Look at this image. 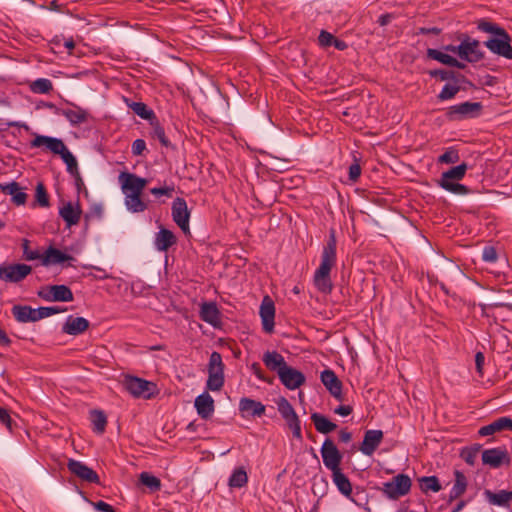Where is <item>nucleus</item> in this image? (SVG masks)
Here are the masks:
<instances>
[{
    "label": "nucleus",
    "instance_id": "f257e3e1",
    "mask_svg": "<svg viewBox=\"0 0 512 512\" xmlns=\"http://www.w3.org/2000/svg\"><path fill=\"white\" fill-rule=\"evenodd\" d=\"M337 240L335 230L331 229L326 244L321 253V262L316 269L313 277L314 285L321 293L329 294L332 292L333 283L331 280V270L337 262Z\"/></svg>",
    "mask_w": 512,
    "mask_h": 512
},
{
    "label": "nucleus",
    "instance_id": "f03ea898",
    "mask_svg": "<svg viewBox=\"0 0 512 512\" xmlns=\"http://www.w3.org/2000/svg\"><path fill=\"white\" fill-rule=\"evenodd\" d=\"M477 29L485 33L493 34L495 36L484 42V45L492 53L512 60V39L509 33L503 27L486 19H480L477 22Z\"/></svg>",
    "mask_w": 512,
    "mask_h": 512
},
{
    "label": "nucleus",
    "instance_id": "7ed1b4c3",
    "mask_svg": "<svg viewBox=\"0 0 512 512\" xmlns=\"http://www.w3.org/2000/svg\"><path fill=\"white\" fill-rule=\"evenodd\" d=\"M123 386L135 398L152 399L159 394L156 383L133 375H124Z\"/></svg>",
    "mask_w": 512,
    "mask_h": 512
},
{
    "label": "nucleus",
    "instance_id": "20e7f679",
    "mask_svg": "<svg viewBox=\"0 0 512 512\" xmlns=\"http://www.w3.org/2000/svg\"><path fill=\"white\" fill-rule=\"evenodd\" d=\"M225 365L222 361V355L213 351L208 362V379L206 388L210 391H220L225 383L224 376Z\"/></svg>",
    "mask_w": 512,
    "mask_h": 512
},
{
    "label": "nucleus",
    "instance_id": "39448f33",
    "mask_svg": "<svg viewBox=\"0 0 512 512\" xmlns=\"http://www.w3.org/2000/svg\"><path fill=\"white\" fill-rule=\"evenodd\" d=\"M411 486L410 477L400 473L394 476L391 481L385 482L380 490L388 499L398 500L410 492Z\"/></svg>",
    "mask_w": 512,
    "mask_h": 512
},
{
    "label": "nucleus",
    "instance_id": "423d86ee",
    "mask_svg": "<svg viewBox=\"0 0 512 512\" xmlns=\"http://www.w3.org/2000/svg\"><path fill=\"white\" fill-rule=\"evenodd\" d=\"M483 106L480 102H463L450 106L445 115L450 121H460L463 119L474 118L481 114Z\"/></svg>",
    "mask_w": 512,
    "mask_h": 512
},
{
    "label": "nucleus",
    "instance_id": "0eeeda50",
    "mask_svg": "<svg viewBox=\"0 0 512 512\" xmlns=\"http://www.w3.org/2000/svg\"><path fill=\"white\" fill-rule=\"evenodd\" d=\"M277 407L280 415L285 420L289 429H291L293 437L301 441V421L291 403L285 397H280L277 402Z\"/></svg>",
    "mask_w": 512,
    "mask_h": 512
},
{
    "label": "nucleus",
    "instance_id": "6e6552de",
    "mask_svg": "<svg viewBox=\"0 0 512 512\" xmlns=\"http://www.w3.org/2000/svg\"><path fill=\"white\" fill-rule=\"evenodd\" d=\"M457 39L461 42L459 52L463 60L469 63H477L484 59V52L480 50V42L466 33H459Z\"/></svg>",
    "mask_w": 512,
    "mask_h": 512
},
{
    "label": "nucleus",
    "instance_id": "1a4fd4ad",
    "mask_svg": "<svg viewBox=\"0 0 512 512\" xmlns=\"http://www.w3.org/2000/svg\"><path fill=\"white\" fill-rule=\"evenodd\" d=\"M324 466L332 473L341 470L340 465L343 459L342 453L332 439L326 438L320 449Z\"/></svg>",
    "mask_w": 512,
    "mask_h": 512
},
{
    "label": "nucleus",
    "instance_id": "9d476101",
    "mask_svg": "<svg viewBox=\"0 0 512 512\" xmlns=\"http://www.w3.org/2000/svg\"><path fill=\"white\" fill-rule=\"evenodd\" d=\"M32 272V267L24 263L0 265V280L6 283H19Z\"/></svg>",
    "mask_w": 512,
    "mask_h": 512
},
{
    "label": "nucleus",
    "instance_id": "9b49d317",
    "mask_svg": "<svg viewBox=\"0 0 512 512\" xmlns=\"http://www.w3.org/2000/svg\"><path fill=\"white\" fill-rule=\"evenodd\" d=\"M38 297L48 302H71L74 300L72 290L64 285H49L37 292Z\"/></svg>",
    "mask_w": 512,
    "mask_h": 512
},
{
    "label": "nucleus",
    "instance_id": "f8f14e48",
    "mask_svg": "<svg viewBox=\"0 0 512 512\" xmlns=\"http://www.w3.org/2000/svg\"><path fill=\"white\" fill-rule=\"evenodd\" d=\"M171 213L173 221L178 225L183 233H189L190 211L184 198L177 197L174 199L172 202Z\"/></svg>",
    "mask_w": 512,
    "mask_h": 512
},
{
    "label": "nucleus",
    "instance_id": "ddd939ff",
    "mask_svg": "<svg viewBox=\"0 0 512 512\" xmlns=\"http://www.w3.org/2000/svg\"><path fill=\"white\" fill-rule=\"evenodd\" d=\"M67 468L71 474L87 483L100 484L99 475L92 468L88 467L81 461L69 459Z\"/></svg>",
    "mask_w": 512,
    "mask_h": 512
},
{
    "label": "nucleus",
    "instance_id": "4468645a",
    "mask_svg": "<svg viewBox=\"0 0 512 512\" xmlns=\"http://www.w3.org/2000/svg\"><path fill=\"white\" fill-rule=\"evenodd\" d=\"M119 180L121 181V188L125 195L142 194L143 189L147 185V179L129 172H122L119 175Z\"/></svg>",
    "mask_w": 512,
    "mask_h": 512
},
{
    "label": "nucleus",
    "instance_id": "2eb2a0df",
    "mask_svg": "<svg viewBox=\"0 0 512 512\" xmlns=\"http://www.w3.org/2000/svg\"><path fill=\"white\" fill-rule=\"evenodd\" d=\"M482 462L492 468H499L510 463V456L505 447L486 449L482 452Z\"/></svg>",
    "mask_w": 512,
    "mask_h": 512
},
{
    "label": "nucleus",
    "instance_id": "dca6fc26",
    "mask_svg": "<svg viewBox=\"0 0 512 512\" xmlns=\"http://www.w3.org/2000/svg\"><path fill=\"white\" fill-rule=\"evenodd\" d=\"M262 328L266 333H272L275 325V304L269 296H265L260 305Z\"/></svg>",
    "mask_w": 512,
    "mask_h": 512
},
{
    "label": "nucleus",
    "instance_id": "f3484780",
    "mask_svg": "<svg viewBox=\"0 0 512 512\" xmlns=\"http://www.w3.org/2000/svg\"><path fill=\"white\" fill-rule=\"evenodd\" d=\"M278 377L281 383L289 390H295L299 388L305 383L306 380L305 375L301 371L289 365H287L281 371V373H279Z\"/></svg>",
    "mask_w": 512,
    "mask_h": 512
},
{
    "label": "nucleus",
    "instance_id": "a211bd4d",
    "mask_svg": "<svg viewBox=\"0 0 512 512\" xmlns=\"http://www.w3.org/2000/svg\"><path fill=\"white\" fill-rule=\"evenodd\" d=\"M321 382L329 391V393L337 400L343 401L342 382L336 373L331 369H325L320 375Z\"/></svg>",
    "mask_w": 512,
    "mask_h": 512
},
{
    "label": "nucleus",
    "instance_id": "6ab92c4d",
    "mask_svg": "<svg viewBox=\"0 0 512 512\" xmlns=\"http://www.w3.org/2000/svg\"><path fill=\"white\" fill-rule=\"evenodd\" d=\"M383 436L382 430H367L359 447L360 451L366 456H371L381 444Z\"/></svg>",
    "mask_w": 512,
    "mask_h": 512
},
{
    "label": "nucleus",
    "instance_id": "aec40b11",
    "mask_svg": "<svg viewBox=\"0 0 512 512\" xmlns=\"http://www.w3.org/2000/svg\"><path fill=\"white\" fill-rule=\"evenodd\" d=\"M265 410V405L260 401L248 397H242L239 401V411L244 418L261 417Z\"/></svg>",
    "mask_w": 512,
    "mask_h": 512
},
{
    "label": "nucleus",
    "instance_id": "412c9836",
    "mask_svg": "<svg viewBox=\"0 0 512 512\" xmlns=\"http://www.w3.org/2000/svg\"><path fill=\"white\" fill-rule=\"evenodd\" d=\"M200 319L214 328H219L221 322V312L215 302H204L200 307Z\"/></svg>",
    "mask_w": 512,
    "mask_h": 512
},
{
    "label": "nucleus",
    "instance_id": "4be33fe9",
    "mask_svg": "<svg viewBox=\"0 0 512 512\" xmlns=\"http://www.w3.org/2000/svg\"><path fill=\"white\" fill-rule=\"evenodd\" d=\"M332 480L335 486L337 487L338 491L348 498L350 501L355 503L356 505L360 506L361 504L358 503V501L355 499L353 495V489L352 484L349 480V478L342 472L341 470L334 471L332 473Z\"/></svg>",
    "mask_w": 512,
    "mask_h": 512
},
{
    "label": "nucleus",
    "instance_id": "5701e85b",
    "mask_svg": "<svg viewBox=\"0 0 512 512\" xmlns=\"http://www.w3.org/2000/svg\"><path fill=\"white\" fill-rule=\"evenodd\" d=\"M41 146H46L49 151L57 155H60V153L64 151L66 147L61 139L45 135H37L31 141V147L37 148Z\"/></svg>",
    "mask_w": 512,
    "mask_h": 512
},
{
    "label": "nucleus",
    "instance_id": "b1692460",
    "mask_svg": "<svg viewBox=\"0 0 512 512\" xmlns=\"http://www.w3.org/2000/svg\"><path fill=\"white\" fill-rule=\"evenodd\" d=\"M194 406L198 415L204 419H209L215 409L214 399L208 392H204L196 397Z\"/></svg>",
    "mask_w": 512,
    "mask_h": 512
},
{
    "label": "nucleus",
    "instance_id": "393cba45",
    "mask_svg": "<svg viewBox=\"0 0 512 512\" xmlns=\"http://www.w3.org/2000/svg\"><path fill=\"white\" fill-rule=\"evenodd\" d=\"M176 243V235L167 228L161 227L155 235L154 246L159 252H167Z\"/></svg>",
    "mask_w": 512,
    "mask_h": 512
},
{
    "label": "nucleus",
    "instance_id": "a878e982",
    "mask_svg": "<svg viewBox=\"0 0 512 512\" xmlns=\"http://www.w3.org/2000/svg\"><path fill=\"white\" fill-rule=\"evenodd\" d=\"M75 258L53 246H49L41 257L43 266L62 264L66 261H73Z\"/></svg>",
    "mask_w": 512,
    "mask_h": 512
},
{
    "label": "nucleus",
    "instance_id": "bb28decb",
    "mask_svg": "<svg viewBox=\"0 0 512 512\" xmlns=\"http://www.w3.org/2000/svg\"><path fill=\"white\" fill-rule=\"evenodd\" d=\"M74 109H58L55 113L64 116L72 126H77L87 122L88 112L80 106L74 105Z\"/></svg>",
    "mask_w": 512,
    "mask_h": 512
},
{
    "label": "nucleus",
    "instance_id": "cd10ccee",
    "mask_svg": "<svg viewBox=\"0 0 512 512\" xmlns=\"http://www.w3.org/2000/svg\"><path fill=\"white\" fill-rule=\"evenodd\" d=\"M89 328V321L84 317L68 316L62 327V332L68 335H79Z\"/></svg>",
    "mask_w": 512,
    "mask_h": 512
},
{
    "label": "nucleus",
    "instance_id": "c85d7f7f",
    "mask_svg": "<svg viewBox=\"0 0 512 512\" xmlns=\"http://www.w3.org/2000/svg\"><path fill=\"white\" fill-rule=\"evenodd\" d=\"M503 430L512 431V418L500 417L490 424L482 426L478 433L480 436H489Z\"/></svg>",
    "mask_w": 512,
    "mask_h": 512
},
{
    "label": "nucleus",
    "instance_id": "c756f323",
    "mask_svg": "<svg viewBox=\"0 0 512 512\" xmlns=\"http://www.w3.org/2000/svg\"><path fill=\"white\" fill-rule=\"evenodd\" d=\"M262 361L267 369L276 372L277 375L288 365L285 358L277 351H266L263 354Z\"/></svg>",
    "mask_w": 512,
    "mask_h": 512
},
{
    "label": "nucleus",
    "instance_id": "7c9ffc66",
    "mask_svg": "<svg viewBox=\"0 0 512 512\" xmlns=\"http://www.w3.org/2000/svg\"><path fill=\"white\" fill-rule=\"evenodd\" d=\"M0 190L10 195L11 201L16 205H24L27 201V194L22 191L19 183L12 181L9 183H0Z\"/></svg>",
    "mask_w": 512,
    "mask_h": 512
},
{
    "label": "nucleus",
    "instance_id": "2f4dec72",
    "mask_svg": "<svg viewBox=\"0 0 512 512\" xmlns=\"http://www.w3.org/2000/svg\"><path fill=\"white\" fill-rule=\"evenodd\" d=\"M427 57L433 60H436L444 65H447L449 67H454L458 69H464L466 68V64L463 62L457 60L455 57L444 53L440 50L429 48L427 49Z\"/></svg>",
    "mask_w": 512,
    "mask_h": 512
},
{
    "label": "nucleus",
    "instance_id": "473e14b6",
    "mask_svg": "<svg viewBox=\"0 0 512 512\" xmlns=\"http://www.w3.org/2000/svg\"><path fill=\"white\" fill-rule=\"evenodd\" d=\"M454 485L452 489L450 490L449 497H448V503L453 502L454 500L461 497L467 489L468 481L465 476V474L459 470L454 471Z\"/></svg>",
    "mask_w": 512,
    "mask_h": 512
},
{
    "label": "nucleus",
    "instance_id": "72a5a7b5",
    "mask_svg": "<svg viewBox=\"0 0 512 512\" xmlns=\"http://www.w3.org/2000/svg\"><path fill=\"white\" fill-rule=\"evenodd\" d=\"M484 496L490 504L502 507H509L510 502L512 501V491L507 490H500L495 493L486 489L484 491Z\"/></svg>",
    "mask_w": 512,
    "mask_h": 512
},
{
    "label": "nucleus",
    "instance_id": "f704fd0d",
    "mask_svg": "<svg viewBox=\"0 0 512 512\" xmlns=\"http://www.w3.org/2000/svg\"><path fill=\"white\" fill-rule=\"evenodd\" d=\"M460 91H466V87H460L457 77L455 76L453 79L446 82L437 95V100L442 102L454 99Z\"/></svg>",
    "mask_w": 512,
    "mask_h": 512
},
{
    "label": "nucleus",
    "instance_id": "c9c22d12",
    "mask_svg": "<svg viewBox=\"0 0 512 512\" xmlns=\"http://www.w3.org/2000/svg\"><path fill=\"white\" fill-rule=\"evenodd\" d=\"M81 213V209L79 207L74 208L71 202H68L59 210V214L68 228L79 223Z\"/></svg>",
    "mask_w": 512,
    "mask_h": 512
},
{
    "label": "nucleus",
    "instance_id": "e433bc0d",
    "mask_svg": "<svg viewBox=\"0 0 512 512\" xmlns=\"http://www.w3.org/2000/svg\"><path fill=\"white\" fill-rule=\"evenodd\" d=\"M311 421L317 432L321 434H329L337 428V425L320 413H312Z\"/></svg>",
    "mask_w": 512,
    "mask_h": 512
},
{
    "label": "nucleus",
    "instance_id": "4c0bfd02",
    "mask_svg": "<svg viewBox=\"0 0 512 512\" xmlns=\"http://www.w3.org/2000/svg\"><path fill=\"white\" fill-rule=\"evenodd\" d=\"M89 419L91 421L92 430L98 435H102L107 426V416L102 410L93 409L90 411Z\"/></svg>",
    "mask_w": 512,
    "mask_h": 512
},
{
    "label": "nucleus",
    "instance_id": "58836bf2",
    "mask_svg": "<svg viewBox=\"0 0 512 512\" xmlns=\"http://www.w3.org/2000/svg\"><path fill=\"white\" fill-rule=\"evenodd\" d=\"M125 102L127 106L140 118L148 120L149 122L155 119L156 115L154 111L150 109L145 103L134 102L129 100L128 98H125Z\"/></svg>",
    "mask_w": 512,
    "mask_h": 512
},
{
    "label": "nucleus",
    "instance_id": "ea45409f",
    "mask_svg": "<svg viewBox=\"0 0 512 512\" xmlns=\"http://www.w3.org/2000/svg\"><path fill=\"white\" fill-rule=\"evenodd\" d=\"M142 194L125 195V205L133 213L143 212L147 209V203L141 199Z\"/></svg>",
    "mask_w": 512,
    "mask_h": 512
},
{
    "label": "nucleus",
    "instance_id": "a19ab883",
    "mask_svg": "<svg viewBox=\"0 0 512 512\" xmlns=\"http://www.w3.org/2000/svg\"><path fill=\"white\" fill-rule=\"evenodd\" d=\"M467 169H468V165L463 162V163L443 172L440 180L460 181L464 178Z\"/></svg>",
    "mask_w": 512,
    "mask_h": 512
},
{
    "label": "nucleus",
    "instance_id": "79ce46f5",
    "mask_svg": "<svg viewBox=\"0 0 512 512\" xmlns=\"http://www.w3.org/2000/svg\"><path fill=\"white\" fill-rule=\"evenodd\" d=\"M149 123L152 127L151 136L155 139H158L162 146L167 148L171 147V142L167 138L165 129L159 122L158 118L155 117V119H153V121H150Z\"/></svg>",
    "mask_w": 512,
    "mask_h": 512
},
{
    "label": "nucleus",
    "instance_id": "37998d69",
    "mask_svg": "<svg viewBox=\"0 0 512 512\" xmlns=\"http://www.w3.org/2000/svg\"><path fill=\"white\" fill-rule=\"evenodd\" d=\"M419 486L422 492L427 493L429 491L439 492L442 489L440 481L436 476H423L418 479Z\"/></svg>",
    "mask_w": 512,
    "mask_h": 512
},
{
    "label": "nucleus",
    "instance_id": "c03bdc74",
    "mask_svg": "<svg viewBox=\"0 0 512 512\" xmlns=\"http://www.w3.org/2000/svg\"><path fill=\"white\" fill-rule=\"evenodd\" d=\"M247 483L248 475L243 467L236 468L228 480V485L231 488H242Z\"/></svg>",
    "mask_w": 512,
    "mask_h": 512
},
{
    "label": "nucleus",
    "instance_id": "a18cd8bd",
    "mask_svg": "<svg viewBox=\"0 0 512 512\" xmlns=\"http://www.w3.org/2000/svg\"><path fill=\"white\" fill-rule=\"evenodd\" d=\"M438 185L444 190L456 195H467L470 193V189L466 185L454 181L439 180Z\"/></svg>",
    "mask_w": 512,
    "mask_h": 512
},
{
    "label": "nucleus",
    "instance_id": "49530a36",
    "mask_svg": "<svg viewBox=\"0 0 512 512\" xmlns=\"http://www.w3.org/2000/svg\"><path fill=\"white\" fill-rule=\"evenodd\" d=\"M139 481L141 484L148 487L151 492H157L162 487L160 479L149 472H142L139 475Z\"/></svg>",
    "mask_w": 512,
    "mask_h": 512
},
{
    "label": "nucleus",
    "instance_id": "de8ad7c7",
    "mask_svg": "<svg viewBox=\"0 0 512 512\" xmlns=\"http://www.w3.org/2000/svg\"><path fill=\"white\" fill-rule=\"evenodd\" d=\"M458 71L452 69H431L427 71V74L436 80L439 81H450L457 75Z\"/></svg>",
    "mask_w": 512,
    "mask_h": 512
},
{
    "label": "nucleus",
    "instance_id": "09e8293b",
    "mask_svg": "<svg viewBox=\"0 0 512 512\" xmlns=\"http://www.w3.org/2000/svg\"><path fill=\"white\" fill-rule=\"evenodd\" d=\"M30 88L34 93L47 94L53 90V84L49 79L39 78L31 84Z\"/></svg>",
    "mask_w": 512,
    "mask_h": 512
},
{
    "label": "nucleus",
    "instance_id": "8fccbe9b",
    "mask_svg": "<svg viewBox=\"0 0 512 512\" xmlns=\"http://www.w3.org/2000/svg\"><path fill=\"white\" fill-rule=\"evenodd\" d=\"M30 313V306L14 305L12 307V314L14 318L20 323L30 322Z\"/></svg>",
    "mask_w": 512,
    "mask_h": 512
},
{
    "label": "nucleus",
    "instance_id": "3c124183",
    "mask_svg": "<svg viewBox=\"0 0 512 512\" xmlns=\"http://www.w3.org/2000/svg\"><path fill=\"white\" fill-rule=\"evenodd\" d=\"M35 200L41 207H48L50 205L49 195L43 182H38L36 185Z\"/></svg>",
    "mask_w": 512,
    "mask_h": 512
},
{
    "label": "nucleus",
    "instance_id": "603ef678",
    "mask_svg": "<svg viewBox=\"0 0 512 512\" xmlns=\"http://www.w3.org/2000/svg\"><path fill=\"white\" fill-rule=\"evenodd\" d=\"M460 159L459 152L454 147H449L446 149V151L439 156L438 162L439 163H446V164H454L457 163Z\"/></svg>",
    "mask_w": 512,
    "mask_h": 512
},
{
    "label": "nucleus",
    "instance_id": "864d4df0",
    "mask_svg": "<svg viewBox=\"0 0 512 512\" xmlns=\"http://www.w3.org/2000/svg\"><path fill=\"white\" fill-rule=\"evenodd\" d=\"M22 248H23V257L27 261H33L36 259H41L42 255L38 250L30 249V241L28 239L22 240Z\"/></svg>",
    "mask_w": 512,
    "mask_h": 512
},
{
    "label": "nucleus",
    "instance_id": "5fc2aeb1",
    "mask_svg": "<svg viewBox=\"0 0 512 512\" xmlns=\"http://www.w3.org/2000/svg\"><path fill=\"white\" fill-rule=\"evenodd\" d=\"M479 449H480V446H477V447H470V448H464L462 451H461V457L463 458V460L469 464V465H474L475 463V460L478 456V452H479Z\"/></svg>",
    "mask_w": 512,
    "mask_h": 512
},
{
    "label": "nucleus",
    "instance_id": "6e6d98bb",
    "mask_svg": "<svg viewBox=\"0 0 512 512\" xmlns=\"http://www.w3.org/2000/svg\"><path fill=\"white\" fill-rule=\"evenodd\" d=\"M482 260L486 263H496L498 260V253L494 246H485L482 251Z\"/></svg>",
    "mask_w": 512,
    "mask_h": 512
},
{
    "label": "nucleus",
    "instance_id": "4d7b16f0",
    "mask_svg": "<svg viewBox=\"0 0 512 512\" xmlns=\"http://www.w3.org/2000/svg\"><path fill=\"white\" fill-rule=\"evenodd\" d=\"M250 370L260 381L268 384H273V378L265 375L264 371L262 370L258 362L252 363L250 366Z\"/></svg>",
    "mask_w": 512,
    "mask_h": 512
},
{
    "label": "nucleus",
    "instance_id": "13d9d810",
    "mask_svg": "<svg viewBox=\"0 0 512 512\" xmlns=\"http://www.w3.org/2000/svg\"><path fill=\"white\" fill-rule=\"evenodd\" d=\"M65 309L61 308L59 306H52V307H39L37 308V312L40 315V319L64 312Z\"/></svg>",
    "mask_w": 512,
    "mask_h": 512
},
{
    "label": "nucleus",
    "instance_id": "bf43d9fd",
    "mask_svg": "<svg viewBox=\"0 0 512 512\" xmlns=\"http://www.w3.org/2000/svg\"><path fill=\"white\" fill-rule=\"evenodd\" d=\"M334 39V35H332L330 32L326 30H322L318 36V44L324 48L330 47L333 46Z\"/></svg>",
    "mask_w": 512,
    "mask_h": 512
},
{
    "label": "nucleus",
    "instance_id": "052dcab7",
    "mask_svg": "<svg viewBox=\"0 0 512 512\" xmlns=\"http://www.w3.org/2000/svg\"><path fill=\"white\" fill-rule=\"evenodd\" d=\"M174 191H175V187L173 184H171L169 186L154 187V188L150 189V193L155 196H167L169 198L172 197Z\"/></svg>",
    "mask_w": 512,
    "mask_h": 512
},
{
    "label": "nucleus",
    "instance_id": "680f3d73",
    "mask_svg": "<svg viewBox=\"0 0 512 512\" xmlns=\"http://www.w3.org/2000/svg\"><path fill=\"white\" fill-rule=\"evenodd\" d=\"M0 422L6 426V428L13 431V420L10 416L8 409L0 406Z\"/></svg>",
    "mask_w": 512,
    "mask_h": 512
},
{
    "label": "nucleus",
    "instance_id": "e2e57ef3",
    "mask_svg": "<svg viewBox=\"0 0 512 512\" xmlns=\"http://www.w3.org/2000/svg\"><path fill=\"white\" fill-rule=\"evenodd\" d=\"M132 154L135 156L142 155L143 152L146 150V142L143 139H136L132 143Z\"/></svg>",
    "mask_w": 512,
    "mask_h": 512
},
{
    "label": "nucleus",
    "instance_id": "0e129e2a",
    "mask_svg": "<svg viewBox=\"0 0 512 512\" xmlns=\"http://www.w3.org/2000/svg\"><path fill=\"white\" fill-rule=\"evenodd\" d=\"M360 175H361V167H360L359 163H357L355 161L349 167V179H350V181L355 183L359 179Z\"/></svg>",
    "mask_w": 512,
    "mask_h": 512
},
{
    "label": "nucleus",
    "instance_id": "69168bd1",
    "mask_svg": "<svg viewBox=\"0 0 512 512\" xmlns=\"http://www.w3.org/2000/svg\"><path fill=\"white\" fill-rule=\"evenodd\" d=\"M456 77H457L458 83L460 84V87H466V91L468 89L475 88L474 83L471 80H469L464 74L460 73L459 71L457 72Z\"/></svg>",
    "mask_w": 512,
    "mask_h": 512
},
{
    "label": "nucleus",
    "instance_id": "338daca9",
    "mask_svg": "<svg viewBox=\"0 0 512 512\" xmlns=\"http://www.w3.org/2000/svg\"><path fill=\"white\" fill-rule=\"evenodd\" d=\"M93 505H94L95 509L99 512H117L116 509L112 505H110L102 500H99V501L93 503Z\"/></svg>",
    "mask_w": 512,
    "mask_h": 512
},
{
    "label": "nucleus",
    "instance_id": "774afa93",
    "mask_svg": "<svg viewBox=\"0 0 512 512\" xmlns=\"http://www.w3.org/2000/svg\"><path fill=\"white\" fill-rule=\"evenodd\" d=\"M485 362V356L482 352H477L475 355V365L477 373L482 377L483 376V366Z\"/></svg>",
    "mask_w": 512,
    "mask_h": 512
}]
</instances>
